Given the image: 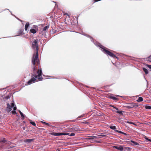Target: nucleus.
I'll return each mask as SVG.
<instances>
[{"label":"nucleus","mask_w":151,"mask_h":151,"mask_svg":"<svg viewBox=\"0 0 151 151\" xmlns=\"http://www.w3.org/2000/svg\"><path fill=\"white\" fill-rule=\"evenodd\" d=\"M83 35L90 38L91 39V41L92 42H93L94 44L96 45V46H98L100 48H101V50L102 51H103L104 53L108 55H109L110 56L113 58L116 57V58H118L116 57V55L114 54L113 53L111 52L106 50V47L102 46V45H101L99 43L97 42H94V41H93V39L91 37L86 34H83Z\"/></svg>","instance_id":"nucleus-1"},{"label":"nucleus","mask_w":151,"mask_h":151,"mask_svg":"<svg viewBox=\"0 0 151 151\" xmlns=\"http://www.w3.org/2000/svg\"><path fill=\"white\" fill-rule=\"evenodd\" d=\"M38 60L37 61H36L35 64H33L32 63V64L33 65V72L32 74L33 76H34L35 78H37L39 81H42L43 78H42V74L41 68L39 69L37 72V67L35 66V64L36 63L38 62Z\"/></svg>","instance_id":"nucleus-2"},{"label":"nucleus","mask_w":151,"mask_h":151,"mask_svg":"<svg viewBox=\"0 0 151 151\" xmlns=\"http://www.w3.org/2000/svg\"><path fill=\"white\" fill-rule=\"evenodd\" d=\"M38 40L37 39L34 40L33 41L32 43V47L33 48L36 50V53L35 55L34 54L32 58V62L33 64H35V62L37 61L38 60Z\"/></svg>","instance_id":"nucleus-3"},{"label":"nucleus","mask_w":151,"mask_h":151,"mask_svg":"<svg viewBox=\"0 0 151 151\" xmlns=\"http://www.w3.org/2000/svg\"><path fill=\"white\" fill-rule=\"evenodd\" d=\"M52 135L55 136H61L62 135H69V134L68 133H52L51 134Z\"/></svg>","instance_id":"nucleus-4"},{"label":"nucleus","mask_w":151,"mask_h":151,"mask_svg":"<svg viewBox=\"0 0 151 151\" xmlns=\"http://www.w3.org/2000/svg\"><path fill=\"white\" fill-rule=\"evenodd\" d=\"M36 78H37L32 76V78L27 82V84L29 85L34 83L36 81Z\"/></svg>","instance_id":"nucleus-5"},{"label":"nucleus","mask_w":151,"mask_h":151,"mask_svg":"<svg viewBox=\"0 0 151 151\" xmlns=\"http://www.w3.org/2000/svg\"><path fill=\"white\" fill-rule=\"evenodd\" d=\"M7 105L8 111L9 112L12 110V108L14 107V103H11V106L8 103L7 104Z\"/></svg>","instance_id":"nucleus-6"},{"label":"nucleus","mask_w":151,"mask_h":151,"mask_svg":"<svg viewBox=\"0 0 151 151\" xmlns=\"http://www.w3.org/2000/svg\"><path fill=\"white\" fill-rule=\"evenodd\" d=\"M114 148H116L117 150H120L121 151H122L123 150V147L122 145H119V146H114Z\"/></svg>","instance_id":"nucleus-7"},{"label":"nucleus","mask_w":151,"mask_h":151,"mask_svg":"<svg viewBox=\"0 0 151 151\" xmlns=\"http://www.w3.org/2000/svg\"><path fill=\"white\" fill-rule=\"evenodd\" d=\"M34 139H26L24 140V142H28V143H30L33 140H34Z\"/></svg>","instance_id":"nucleus-8"},{"label":"nucleus","mask_w":151,"mask_h":151,"mask_svg":"<svg viewBox=\"0 0 151 151\" xmlns=\"http://www.w3.org/2000/svg\"><path fill=\"white\" fill-rule=\"evenodd\" d=\"M106 135L107 134L106 133H101L100 135H99L98 136L99 137H106Z\"/></svg>","instance_id":"nucleus-9"},{"label":"nucleus","mask_w":151,"mask_h":151,"mask_svg":"<svg viewBox=\"0 0 151 151\" xmlns=\"http://www.w3.org/2000/svg\"><path fill=\"white\" fill-rule=\"evenodd\" d=\"M143 101V99L142 97H139L138 98V99L137 100V101L138 102H140Z\"/></svg>","instance_id":"nucleus-10"},{"label":"nucleus","mask_w":151,"mask_h":151,"mask_svg":"<svg viewBox=\"0 0 151 151\" xmlns=\"http://www.w3.org/2000/svg\"><path fill=\"white\" fill-rule=\"evenodd\" d=\"M29 22H27L26 23V24L25 26V30L26 31L27 30V28L29 26Z\"/></svg>","instance_id":"nucleus-11"},{"label":"nucleus","mask_w":151,"mask_h":151,"mask_svg":"<svg viewBox=\"0 0 151 151\" xmlns=\"http://www.w3.org/2000/svg\"><path fill=\"white\" fill-rule=\"evenodd\" d=\"M23 32V31L22 29H19L18 31V35H17V36H19L22 34Z\"/></svg>","instance_id":"nucleus-12"},{"label":"nucleus","mask_w":151,"mask_h":151,"mask_svg":"<svg viewBox=\"0 0 151 151\" xmlns=\"http://www.w3.org/2000/svg\"><path fill=\"white\" fill-rule=\"evenodd\" d=\"M30 31L31 33L33 34L35 33L36 32V30L35 29H31L30 30Z\"/></svg>","instance_id":"nucleus-13"},{"label":"nucleus","mask_w":151,"mask_h":151,"mask_svg":"<svg viewBox=\"0 0 151 151\" xmlns=\"http://www.w3.org/2000/svg\"><path fill=\"white\" fill-rule=\"evenodd\" d=\"M143 71L145 73V74H146L148 73V71L147 69L145 68H143Z\"/></svg>","instance_id":"nucleus-14"},{"label":"nucleus","mask_w":151,"mask_h":151,"mask_svg":"<svg viewBox=\"0 0 151 151\" xmlns=\"http://www.w3.org/2000/svg\"><path fill=\"white\" fill-rule=\"evenodd\" d=\"M126 123H128V124H133V125H134L135 126H137V124H135L133 122H129V121H127V122H126Z\"/></svg>","instance_id":"nucleus-15"},{"label":"nucleus","mask_w":151,"mask_h":151,"mask_svg":"<svg viewBox=\"0 0 151 151\" xmlns=\"http://www.w3.org/2000/svg\"><path fill=\"white\" fill-rule=\"evenodd\" d=\"M131 142H132V143L133 144H134L136 145H139V144L138 143H137V142H135L134 141H133V140H131Z\"/></svg>","instance_id":"nucleus-16"},{"label":"nucleus","mask_w":151,"mask_h":151,"mask_svg":"<svg viewBox=\"0 0 151 151\" xmlns=\"http://www.w3.org/2000/svg\"><path fill=\"white\" fill-rule=\"evenodd\" d=\"M19 111L21 115V117H22L23 119H24V114L20 111Z\"/></svg>","instance_id":"nucleus-17"},{"label":"nucleus","mask_w":151,"mask_h":151,"mask_svg":"<svg viewBox=\"0 0 151 151\" xmlns=\"http://www.w3.org/2000/svg\"><path fill=\"white\" fill-rule=\"evenodd\" d=\"M41 122L43 124H46V125H47L49 126H51V125L49 123H46V122H42V121Z\"/></svg>","instance_id":"nucleus-18"},{"label":"nucleus","mask_w":151,"mask_h":151,"mask_svg":"<svg viewBox=\"0 0 151 151\" xmlns=\"http://www.w3.org/2000/svg\"><path fill=\"white\" fill-rule=\"evenodd\" d=\"M7 141L6 140L5 138H3L2 140L0 141V142H2L3 143H6Z\"/></svg>","instance_id":"nucleus-19"},{"label":"nucleus","mask_w":151,"mask_h":151,"mask_svg":"<svg viewBox=\"0 0 151 151\" xmlns=\"http://www.w3.org/2000/svg\"><path fill=\"white\" fill-rule=\"evenodd\" d=\"M91 137V138L89 139L94 140L96 138H97V137L96 136H94L92 137Z\"/></svg>","instance_id":"nucleus-20"},{"label":"nucleus","mask_w":151,"mask_h":151,"mask_svg":"<svg viewBox=\"0 0 151 151\" xmlns=\"http://www.w3.org/2000/svg\"><path fill=\"white\" fill-rule=\"evenodd\" d=\"M110 128L112 129L115 130L116 129V127L115 126H110Z\"/></svg>","instance_id":"nucleus-21"},{"label":"nucleus","mask_w":151,"mask_h":151,"mask_svg":"<svg viewBox=\"0 0 151 151\" xmlns=\"http://www.w3.org/2000/svg\"><path fill=\"white\" fill-rule=\"evenodd\" d=\"M130 105L132 106V107H133L137 106L138 105L135 104H130Z\"/></svg>","instance_id":"nucleus-22"},{"label":"nucleus","mask_w":151,"mask_h":151,"mask_svg":"<svg viewBox=\"0 0 151 151\" xmlns=\"http://www.w3.org/2000/svg\"><path fill=\"white\" fill-rule=\"evenodd\" d=\"M49 27V26H45L43 28V31H46L47 29Z\"/></svg>","instance_id":"nucleus-23"},{"label":"nucleus","mask_w":151,"mask_h":151,"mask_svg":"<svg viewBox=\"0 0 151 151\" xmlns=\"http://www.w3.org/2000/svg\"><path fill=\"white\" fill-rule=\"evenodd\" d=\"M111 98L112 99H113L114 100H118L117 98L114 96H111Z\"/></svg>","instance_id":"nucleus-24"},{"label":"nucleus","mask_w":151,"mask_h":151,"mask_svg":"<svg viewBox=\"0 0 151 151\" xmlns=\"http://www.w3.org/2000/svg\"><path fill=\"white\" fill-rule=\"evenodd\" d=\"M145 108L146 109H151V106H145Z\"/></svg>","instance_id":"nucleus-25"},{"label":"nucleus","mask_w":151,"mask_h":151,"mask_svg":"<svg viewBox=\"0 0 151 151\" xmlns=\"http://www.w3.org/2000/svg\"><path fill=\"white\" fill-rule=\"evenodd\" d=\"M116 113L119 114H121L122 115L123 114L122 113V111H117L116 112Z\"/></svg>","instance_id":"nucleus-26"},{"label":"nucleus","mask_w":151,"mask_h":151,"mask_svg":"<svg viewBox=\"0 0 151 151\" xmlns=\"http://www.w3.org/2000/svg\"><path fill=\"white\" fill-rule=\"evenodd\" d=\"M72 130L73 131H76L78 130V129L76 128H72Z\"/></svg>","instance_id":"nucleus-27"},{"label":"nucleus","mask_w":151,"mask_h":151,"mask_svg":"<svg viewBox=\"0 0 151 151\" xmlns=\"http://www.w3.org/2000/svg\"><path fill=\"white\" fill-rule=\"evenodd\" d=\"M145 138L146 140H147V141H149V142H151V139L148 138L146 136H145Z\"/></svg>","instance_id":"nucleus-28"},{"label":"nucleus","mask_w":151,"mask_h":151,"mask_svg":"<svg viewBox=\"0 0 151 151\" xmlns=\"http://www.w3.org/2000/svg\"><path fill=\"white\" fill-rule=\"evenodd\" d=\"M30 123L32 124L33 126H36V124L34 122H30Z\"/></svg>","instance_id":"nucleus-29"},{"label":"nucleus","mask_w":151,"mask_h":151,"mask_svg":"<svg viewBox=\"0 0 151 151\" xmlns=\"http://www.w3.org/2000/svg\"><path fill=\"white\" fill-rule=\"evenodd\" d=\"M15 147V146H13V145L11 146H9L8 148V149L12 148H13L14 147Z\"/></svg>","instance_id":"nucleus-30"},{"label":"nucleus","mask_w":151,"mask_h":151,"mask_svg":"<svg viewBox=\"0 0 151 151\" xmlns=\"http://www.w3.org/2000/svg\"><path fill=\"white\" fill-rule=\"evenodd\" d=\"M111 107L114 108L116 110H118V109L116 107H115L113 105H111L110 106Z\"/></svg>","instance_id":"nucleus-31"},{"label":"nucleus","mask_w":151,"mask_h":151,"mask_svg":"<svg viewBox=\"0 0 151 151\" xmlns=\"http://www.w3.org/2000/svg\"><path fill=\"white\" fill-rule=\"evenodd\" d=\"M75 135V134L74 133H71V134H70L69 135L70 136H74Z\"/></svg>","instance_id":"nucleus-32"},{"label":"nucleus","mask_w":151,"mask_h":151,"mask_svg":"<svg viewBox=\"0 0 151 151\" xmlns=\"http://www.w3.org/2000/svg\"><path fill=\"white\" fill-rule=\"evenodd\" d=\"M148 60L149 61L151 62V56L148 57Z\"/></svg>","instance_id":"nucleus-33"},{"label":"nucleus","mask_w":151,"mask_h":151,"mask_svg":"<svg viewBox=\"0 0 151 151\" xmlns=\"http://www.w3.org/2000/svg\"><path fill=\"white\" fill-rule=\"evenodd\" d=\"M12 112L13 114H17V113H16V111H12Z\"/></svg>","instance_id":"nucleus-34"},{"label":"nucleus","mask_w":151,"mask_h":151,"mask_svg":"<svg viewBox=\"0 0 151 151\" xmlns=\"http://www.w3.org/2000/svg\"><path fill=\"white\" fill-rule=\"evenodd\" d=\"M127 107L129 109L132 108V106L130 105V104L129 106H127Z\"/></svg>","instance_id":"nucleus-35"},{"label":"nucleus","mask_w":151,"mask_h":151,"mask_svg":"<svg viewBox=\"0 0 151 151\" xmlns=\"http://www.w3.org/2000/svg\"><path fill=\"white\" fill-rule=\"evenodd\" d=\"M147 67L150 69H151V65H147Z\"/></svg>","instance_id":"nucleus-36"},{"label":"nucleus","mask_w":151,"mask_h":151,"mask_svg":"<svg viewBox=\"0 0 151 151\" xmlns=\"http://www.w3.org/2000/svg\"><path fill=\"white\" fill-rule=\"evenodd\" d=\"M14 108H13V109H14V111H15L17 109V107L16 106H14L13 107Z\"/></svg>","instance_id":"nucleus-37"},{"label":"nucleus","mask_w":151,"mask_h":151,"mask_svg":"<svg viewBox=\"0 0 151 151\" xmlns=\"http://www.w3.org/2000/svg\"><path fill=\"white\" fill-rule=\"evenodd\" d=\"M9 98V96H6V99H8Z\"/></svg>","instance_id":"nucleus-38"},{"label":"nucleus","mask_w":151,"mask_h":151,"mask_svg":"<svg viewBox=\"0 0 151 151\" xmlns=\"http://www.w3.org/2000/svg\"><path fill=\"white\" fill-rule=\"evenodd\" d=\"M122 133H122V134H124V135H127V134H126V133H124V132H122Z\"/></svg>","instance_id":"nucleus-39"},{"label":"nucleus","mask_w":151,"mask_h":151,"mask_svg":"<svg viewBox=\"0 0 151 151\" xmlns=\"http://www.w3.org/2000/svg\"><path fill=\"white\" fill-rule=\"evenodd\" d=\"M84 115H82L81 116H79L78 118H81V117H83V116Z\"/></svg>","instance_id":"nucleus-40"},{"label":"nucleus","mask_w":151,"mask_h":151,"mask_svg":"<svg viewBox=\"0 0 151 151\" xmlns=\"http://www.w3.org/2000/svg\"><path fill=\"white\" fill-rule=\"evenodd\" d=\"M100 0H94L95 2L98 1H100Z\"/></svg>","instance_id":"nucleus-41"},{"label":"nucleus","mask_w":151,"mask_h":151,"mask_svg":"<svg viewBox=\"0 0 151 151\" xmlns=\"http://www.w3.org/2000/svg\"><path fill=\"white\" fill-rule=\"evenodd\" d=\"M122 132H122L120 131H119V132H118V133H119L122 134L123 133Z\"/></svg>","instance_id":"nucleus-42"},{"label":"nucleus","mask_w":151,"mask_h":151,"mask_svg":"<svg viewBox=\"0 0 151 151\" xmlns=\"http://www.w3.org/2000/svg\"><path fill=\"white\" fill-rule=\"evenodd\" d=\"M116 132H118H118H119V131H118V130H116Z\"/></svg>","instance_id":"nucleus-43"},{"label":"nucleus","mask_w":151,"mask_h":151,"mask_svg":"<svg viewBox=\"0 0 151 151\" xmlns=\"http://www.w3.org/2000/svg\"><path fill=\"white\" fill-rule=\"evenodd\" d=\"M23 129H25V127H23Z\"/></svg>","instance_id":"nucleus-44"},{"label":"nucleus","mask_w":151,"mask_h":151,"mask_svg":"<svg viewBox=\"0 0 151 151\" xmlns=\"http://www.w3.org/2000/svg\"><path fill=\"white\" fill-rule=\"evenodd\" d=\"M116 96H118V95H116Z\"/></svg>","instance_id":"nucleus-45"}]
</instances>
